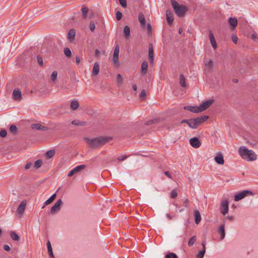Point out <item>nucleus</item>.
Here are the masks:
<instances>
[{
	"mask_svg": "<svg viewBox=\"0 0 258 258\" xmlns=\"http://www.w3.org/2000/svg\"><path fill=\"white\" fill-rule=\"evenodd\" d=\"M238 153L240 156L247 161H254L256 159V155L251 150H248L245 146H241L239 148Z\"/></svg>",
	"mask_w": 258,
	"mask_h": 258,
	"instance_id": "nucleus-1",
	"label": "nucleus"
},
{
	"mask_svg": "<svg viewBox=\"0 0 258 258\" xmlns=\"http://www.w3.org/2000/svg\"><path fill=\"white\" fill-rule=\"evenodd\" d=\"M170 2L176 15L179 17L184 16L185 13L188 11L187 7L183 5H180L175 0H170Z\"/></svg>",
	"mask_w": 258,
	"mask_h": 258,
	"instance_id": "nucleus-2",
	"label": "nucleus"
},
{
	"mask_svg": "<svg viewBox=\"0 0 258 258\" xmlns=\"http://www.w3.org/2000/svg\"><path fill=\"white\" fill-rule=\"evenodd\" d=\"M87 142L91 147L97 148L103 146L109 141L108 138L100 137L93 139H86Z\"/></svg>",
	"mask_w": 258,
	"mask_h": 258,
	"instance_id": "nucleus-3",
	"label": "nucleus"
},
{
	"mask_svg": "<svg viewBox=\"0 0 258 258\" xmlns=\"http://www.w3.org/2000/svg\"><path fill=\"white\" fill-rule=\"evenodd\" d=\"M253 195V194L252 191L248 190H244L235 195L234 196V200L236 202H238L246 196Z\"/></svg>",
	"mask_w": 258,
	"mask_h": 258,
	"instance_id": "nucleus-4",
	"label": "nucleus"
},
{
	"mask_svg": "<svg viewBox=\"0 0 258 258\" xmlns=\"http://www.w3.org/2000/svg\"><path fill=\"white\" fill-rule=\"evenodd\" d=\"M62 204L63 203L61 199L57 200L55 204L51 208L50 213L53 215L59 212Z\"/></svg>",
	"mask_w": 258,
	"mask_h": 258,
	"instance_id": "nucleus-5",
	"label": "nucleus"
},
{
	"mask_svg": "<svg viewBox=\"0 0 258 258\" xmlns=\"http://www.w3.org/2000/svg\"><path fill=\"white\" fill-rule=\"evenodd\" d=\"M119 47L118 45H116L114 52H113V61L114 63L118 66L119 65Z\"/></svg>",
	"mask_w": 258,
	"mask_h": 258,
	"instance_id": "nucleus-6",
	"label": "nucleus"
},
{
	"mask_svg": "<svg viewBox=\"0 0 258 258\" xmlns=\"http://www.w3.org/2000/svg\"><path fill=\"white\" fill-rule=\"evenodd\" d=\"M214 102L213 99H210L203 102L199 106L201 112L208 109Z\"/></svg>",
	"mask_w": 258,
	"mask_h": 258,
	"instance_id": "nucleus-7",
	"label": "nucleus"
},
{
	"mask_svg": "<svg viewBox=\"0 0 258 258\" xmlns=\"http://www.w3.org/2000/svg\"><path fill=\"white\" fill-rule=\"evenodd\" d=\"M221 213L222 215H225L229 210L228 201L227 200L223 201L220 205Z\"/></svg>",
	"mask_w": 258,
	"mask_h": 258,
	"instance_id": "nucleus-8",
	"label": "nucleus"
},
{
	"mask_svg": "<svg viewBox=\"0 0 258 258\" xmlns=\"http://www.w3.org/2000/svg\"><path fill=\"white\" fill-rule=\"evenodd\" d=\"M189 143L190 145L195 148H198L201 146V143L200 140L197 137L190 139Z\"/></svg>",
	"mask_w": 258,
	"mask_h": 258,
	"instance_id": "nucleus-9",
	"label": "nucleus"
},
{
	"mask_svg": "<svg viewBox=\"0 0 258 258\" xmlns=\"http://www.w3.org/2000/svg\"><path fill=\"white\" fill-rule=\"evenodd\" d=\"M85 167V166L84 165H79L78 166H76L74 169L71 170L68 173V176L69 177L72 176L74 174H75L76 173L79 172L81 170L84 169Z\"/></svg>",
	"mask_w": 258,
	"mask_h": 258,
	"instance_id": "nucleus-10",
	"label": "nucleus"
},
{
	"mask_svg": "<svg viewBox=\"0 0 258 258\" xmlns=\"http://www.w3.org/2000/svg\"><path fill=\"white\" fill-rule=\"evenodd\" d=\"M26 202L25 201H22L17 210L18 214L21 215L23 214L26 208Z\"/></svg>",
	"mask_w": 258,
	"mask_h": 258,
	"instance_id": "nucleus-11",
	"label": "nucleus"
},
{
	"mask_svg": "<svg viewBox=\"0 0 258 258\" xmlns=\"http://www.w3.org/2000/svg\"><path fill=\"white\" fill-rule=\"evenodd\" d=\"M214 159L216 162L218 164L223 165L224 163L223 156L221 153H217Z\"/></svg>",
	"mask_w": 258,
	"mask_h": 258,
	"instance_id": "nucleus-12",
	"label": "nucleus"
},
{
	"mask_svg": "<svg viewBox=\"0 0 258 258\" xmlns=\"http://www.w3.org/2000/svg\"><path fill=\"white\" fill-rule=\"evenodd\" d=\"M209 118V116L207 115H203L197 118H194L198 126L201 124L203 122L206 121Z\"/></svg>",
	"mask_w": 258,
	"mask_h": 258,
	"instance_id": "nucleus-13",
	"label": "nucleus"
},
{
	"mask_svg": "<svg viewBox=\"0 0 258 258\" xmlns=\"http://www.w3.org/2000/svg\"><path fill=\"white\" fill-rule=\"evenodd\" d=\"M218 233L221 235V239L223 240L225 237V224L221 225L217 230Z\"/></svg>",
	"mask_w": 258,
	"mask_h": 258,
	"instance_id": "nucleus-14",
	"label": "nucleus"
},
{
	"mask_svg": "<svg viewBox=\"0 0 258 258\" xmlns=\"http://www.w3.org/2000/svg\"><path fill=\"white\" fill-rule=\"evenodd\" d=\"M154 50L152 44L150 43L149 46V59L150 63H153L154 61L153 58Z\"/></svg>",
	"mask_w": 258,
	"mask_h": 258,
	"instance_id": "nucleus-15",
	"label": "nucleus"
},
{
	"mask_svg": "<svg viewBox=\"0 0 258 258\" xmlns=\"http://www.w3.org/2000/svg\"><path fill=\"white\" fill-rule=\"evenodd\" d=\"M184 108L186 110H187L188 111H190L194 113H199L201 112L200 108H199V106H184Z\"/></svg>",
	"mask_w": 258,
	"mask_h": 258,
	"instance_id": "nucleus-16",
	"label": "nucleus"
},
{
	"mask_svg": "<svg viewBox=\"0 0 258 258\" xmlns=\"http://www.w3.org/2000/svg\"><path fill=\"white\" fill-rule=\"evenodd\" d=\"M139 21L141 24V27L143 29L145 28L146 20L144 15L142 13H140L138 16Z\"/></svg>",
	"mask_w": 258,
	"mask_h": 258,
	"instance_id": "nucleus-17",
	"label": "nucleus"
},
{
	"mask_svg": "<svg viewBox=\"0 0 258 258\" xmlns=\"http://www.w3.org/2000/svg\"><path fill=\"white\" fill-rule=\"evenodd\" d=\"M13 95L14 99L15 100H18L21 99L22 97V94L20 90L19 89H14L13 92Z\"/></svg>",
	"mask_w": 258,
	"mask_h": 258,
	"instance_id": "nucleus-18",
	"label": "nucleus"
},
{
	"mask_svg": "<svg viewBox=\"0 0 258 258\" xmlns=\"http://www.w3.org/2000/svg\"><path fill=\"white\" fill-rule=\"evenodd\" d=\"M194 217L196 224H199L202 219L201 215L199 210H196L194 211Z\"/></svg>",
	"mask_w": 258,
	"mask_h": 258,
	"instance_id": "nucleus-19",
	"label": "nucleus"
},
{
	"mask_svg": "<svg viewBox=\"0 0 258 258\" xmlns=\"http://www.w3.org/2000/svg\"><path fill=\"white\" fill-rule=\"evenodd\" d=\"M31 127L33 129L39 130V131H47L48 128L47 127H45L39 123L32 124Z\"/></svg>",
	"mask_w": 258,
	"mask_h": 258,
	"instance_id": "nucleus-20",
	"label": "nucleus"
},
{
	"mask_svg": "<svg viewBox=\"0 0 258 258\" xmlns=\"http://www.w3.org/2000/svg\"><path fill=\"white\" fill-rule=\"evenodd\" d=\"M203 250L200 251L197 255V258H203L206 252V242L203 241L202 243Z\"/></svg>",
	"mask_w": 258,
	"mask_h": 258,
	"instance_id": "nucleus-21",
	"label": "nucleus"
},
{
	"mask_svg": "<svg viewBox=\"0 0 258 258\" xmlns=\"http://www.w3.org/2000/svg\"><path fill=\"white\" fill-rule=\"evenodd\" d=\"M166 18L168 24L169 25H171L174 20L173 14L171 11H166Z\"/></svg>",
	"mask_w": 258,
	"mask_h": 258,
	"instance_id": "nucleus-22",
	"label": "nucleus"
},
{
	"mask_svg": "<svg viewBox=\"0 0 258 258\" xmlns=\"http://www.w3.org/2000/svg\"><path fill=\"white\" fill-rule=\"evenodd\" d=\"M209 38L213 47L216 49L217 48V43L214 36L211 31L209 32Z\"/></svg>",
	"mask_w": 258,
	"mask_h": 258,
	"instance_id": "nucleus-23",
	"label": "nucleus"
},
{
	"mask_svg": "<svg viewBox=\"0 0 258 258\" xmlns=\"http://www.w3.org/2000/svg\"><path fill=\"white\" fill-rule=\"evenodd\" d=\"M229 23L230 25L232 30L235 29L237 25V20L235 18H230L228 20Z\"/></svg>",
	"mask_w": 258,
	"mask_h": 258,
	"instance_id": "nucleus-24",
	"label": "nucleus"
},
{
	"mask_svg": "<svg viewBox=\"0 0 258 258\" xmlns=\"http://www.w3.org/2000/svg\"><path fill=\"white\" fill-rule=\"evenodd\" d=\"M99 70L100 66L99 63L98 62H95L92 71V75L94 76L97 75L99 72Z\"/></svg>",
	"mask_w": 258,
	"mask_h": 258,
	"instance_id": "nucleus-25",
	"label": "nucleus"
},
{
	"mask_svg": "<svg viewBox=\"0 0 258 258\" xmlns=\"http://www.w3.org/2000/svg\"><path fill=\"white\" fill-rule=\"evenodd\" d=\"M76 35V31L75 29H72L69 30L68 34V39L70 41L72 42L74 39Z\"/></svg>",
	"mask_w": 258,
	"mask_h": 258,
	"instance_id": "nucleus-26",
	"label": "nucleus"
},
{
	"mask_svg": "<svg viewBox=\"0 0 258 258\" xmlns=\"http://www.w3.org/2000/svg\"><path fill=\"white\" fill-rule=\"evenodd\" d=\"M148 64L147 61H144L141 64V73L142 75H145L147 72Z\"/></svg>",
	"mask_w": 258,
	"mask_h": 258,
	"instance_id": "nucleus-27",
	"label": "nucleus"
},
{
	"mask_svg": "<svg viewBox=\"0 0 258 258\" xmlns=\"http://www.w3.org/2000/svg\"><path fill=\"white\" fill-rule=\"evenodd\" d=\"M46 245H47V249H48V254H49L50 257H51L52 258H54L53 251H52V248L51 243L49 241H48L47 242Z\"/></svg>",
	"mask_w": 258,
	"mask_h": 258,
	"instance_id": "nucleus-28",
	"label": "nucleus"
},
{
	"mask_svg": "<svg viewBox=\"0 0 258 258\" xmlns=\"http://www.w3.org/2000/svg\"><path fill=\"white\" fill-rule=\"evenodd\" d=\"M188 125L193 129H196L198 127L194 118H191L189 119Z\"/></svg>",
	"mask_w": 258,
	"mask_h": 258,
	"instance_id": "nucleus-29",
	"label": "nucleus"
},
{
	"mask_svg": "<svg viewBox=\"0 0 258 258\" xmlns=\"http://www.w3.org/2000/svg\"><path fill=\"white\" fill-rule=\"evenodd\" d=\"M123 32L125 38H128L130 36V28L128 26L126 25L124 26L123 29Z\"/></svg>",
	"mask_w": 258,
	"mask_h": 258,
	"instance_id": "nucleus-30",
	"label": "nucleus"
},
{
	"mask_svg": "<svg viewBox=\"0 0 258 258\" xmlns=\"http://www.w3.org/2000/svg\"><path fill=\"white\" fill-rule=\"evenodd\" d=\"M179 83L182 87H186L185 78L183 75H180L179 76Z\"/></svg>",
	"mask_w": 258,
	"mask_h": 258,
	"instance_id": "nucleus-31",
	"label": "nucleus"
},
{
	"mask_svg": "<svg viewBox=\"0 0 258 258\" xmlns=\"http://www.w3.org/2000/svg\"><path fill=\"white\" fill-rule=\"evenodd\" d=\"M79 103L77 100H73L71 103V108L72 110H76L79 107Z\"/></svg>",
	"mask_w": 258,
	"mask_h": 258,
	"instance_id": "nucleus-32",
	"label": "nucleus"
},
{
	"mask_svg": "<svg viewBox=\"0 0 258 258\" xmlns=\"http://www.w3.org/2000/svg\"><path fill=\"white\" fill-rule=\"evenodd\" d=\"M82 12V17L83 19H86L87 14L89 11V9L86 7H83L81 9Z\"/></svg>",
	"mask_w": 258,
	"mask_h": 258,
	"instance_id": "nucleus-33",
	"label": "nucleus"
},
{
	"mask_svg": "<svg viewBox=\"0 0 258 258\" xmlns=\"http://www.w3.org/2000/svg\"><path fill=\"white\" fill-rule=\"evenodd\" d=\"M10 236L11 238L15 241H18L20 239V236L15 232H11L10 233Z\"/></svg>",
	"mask_w": 258,
	"mask_h": 258,
	"instance_id": "nucleus-34",
	"label": "nucleus"
},
{
	"mask_svg": "<svg viewBox=\"0 0 258 258\" xmlns=\"http://www.w3.org/2000/svg\"><path fill=\"white\" fill-rule=\"evenodd\" d=\"M196 241V236H193L189 239V240L188 242V245L190 247L193 246V245L195 243Z\"/></svg>",
	"mask_w": 258,
	"mask_h": 258,
	"instance_id": "nucleus-35",
	"label": "nucleus"
},
{
	"mask_svg": "<svg viewBox=\"0 0 258 258\" xmlns=\"http://www.w3.org/2000/svg\"><path fill=\"white\" fill-rule=\"evenodd\" d=\"M160 120L159 118H154L150 120H148L145 123L146 125H151L157 122H158Z\"/></svg>",
	"mask_w": 258,
	"mask_h": 258,
	"instance_id": "nucleus-36",
	"label": "nucleus"
},
{
	"mask_svg": "<svg viewBox=\"0 0 258 258\" xmlns=\"http://www.w3.org/2000/svg\"><path fill=\"white\" fill-rule=\"evenodd\" d=\"M9 129L11 133H12L14 135H15L17 133L18 130L17 126L14 124L11 125L10 126Z\"/></svg>",
	"mask_w": 258,
	"mask_h": 258,
	"instance_id": "nucleus-37",
	"label": "nucleus"
},
{
	"mask_svg": "<svg viewBox=\"0 0 258 258\" xmlns=\"http://www.w3.org/2000/svg\"><path fill=\"white\" fill-rule=\"evenodd\" d=\"M54 154H55L54 150H50L48 151L46 153V156L48 158H51V157H52L54 155Z\"/></svg>",
	"mask_w": 258,
	"mask_h": 258,
	"instance_id": "nucleus-38",
	"label": "nucleus"
},
{
	"mask_svg": "<svg viewBox=\"0 0 258 258\" xmlns=\"http://www.w3.org/2000/svg\"><path fill=\"white\" fill-rule=\"evenodd\" d=\"M42 164V161L40 159H39V160H37L35 163H34V167L36 168V169H38L39 168H40L41 165Z\"/></svg>",
	"mask_w": 258,
	"mask_h": 258,
	"instance_id": "nucleus-39",
	"label": "nucleus"
},
{
	"mask_svg": "<svg viewBox=\"0 0 258 258\" xmlns=\"http://www.w3.org/2000/svg\"><path fill=\"white\" fill-rule=\"evenodd\" d=\"M64 54L67 57H70L71 55V51L70 49L68 47H66L64 48Z\"/></svg>",
	"mask_w": 258,
	"mask_h": 258,
	"instance_id": "nucleus-40",
	"label": "nucleus"
},
{
	"mask_svg": "<svg viewBox=\"0 0 258 258\" xmlns=\"http://www.w3.org/2000/svg\"><path fill=\"white\" fill-rule=\"evenodd\" d=\"M147 33L149 35H151L152 34V26L150 23H148L147 26Z\"/></svg>",
	"mask_w": 258,
	"mask_h": 258,
	"instance_id": "nucleus-41",
	"label": "nucleus"
},
{
	"mask_svg": "<svg viewBox=\"0 0 258 258\" xmlns=\"http://www.w3.org/2000/svg\"><path fill=\"white\" fill-rule=\"evenodd\" d=\"M57 76V73L56 71H53L51 75V79L52 81H55L56 80Z\"/></svg>",
	"mask_w": 258,
	"mask_h": 258,
	"instance_id": "nucleus-42",
	"label": "nucleus"
},
{
	"mask_svg": "<svg viewBox=\"0 0 258 258\" xmlns=\"http://www.w3.org/2000/svg\"><path fill=\"white\" fill-rule=\"evenodd\" d=\"M7 135V131L5 129H2L0 131V137L5 138Z\"/></svg>",
	"mask_w": 258,
	"mask_h": 258,
	"instance_id": "nucleus-43",
	"label": "nucleus"
},
{
	"mask_svg": "<svg viewBox=\"0 0 258 258\" xmlns=\"http://www.w3.org/2000/svg\"><path fill=\"white\" fill-rule=\"evenodd\" d=\"M176 254L173 252H169L166 255V258H177Z\"/></svg>",
	"mask_w": 258,
	"mask_h": 258,
	"instance_id": "nucleus-44",
	"label": "nucleus"
},
{
	"mask_svg": "<svg viewBox=\"0 0 258 258\" xmlns=\"http://www.w3.org/2000/svg\"><path fill=\"white\" fill-rule=\"evenodd\" d=\"M95 24L93 21H91L90 23L89 28L92 32H93L95 29Z\"/></svg>",
	"mask_w": 258,
	"mask_h": 258,
	"instance_id": "nucleus-45",
	"label": "nucleus"
},
{
	"mask_svg": "<svg viewBox=\"0 0 258 258\" xmlns=\"http://www.w3.org/2000/svg\"><path fill=\"white\" fill-rule=\"evenodd\" d=\"M117 82L118 84H121L123 82L122 77L119 74L117 75Z\"/></svg>",
	"mask_w": 258,
	"mask_h": 258,
	"instance_id": "nucleus-46",
	"label": "nucleus"
},
{
	"mask_svg": "<svg viewBox=\"0 0 258 258\" xmlns=\"http://www.w3.org/2000/svg\"><path fill=\"white\" fill-rule=\"evenodd\" d=\"M37 60L38 63L41 66H43V59H42V57H41L40 55H37Z\"/></svg>",
	"mask_w": 258,
	"mask_h": 258,
	"instance_id": "nucleus-47",
	"label": "nucleus"
},
{
	"mask_svg": "<svg viewBox=\"0 0 258 258\" xmlns=\"http://www.w3.org/2000/svg\"><path fill=\"white\" fill-rule=\"evenodd\" d=\"M122 17V14L120 11H117L116 13V18L117 20L119 21Z\"/></svg>",
	"mask_w": 258,
	"mask_h": 258,
	"instance_id": "nucleus-48",
	"label": "nucleus"
},
{
	"mask_svg": "<svg viewBox=\"0 0 258 258\" xmlns=\"http://www.w3.org/2000/svg\"><path fill=\"white\" fill-rule=\"evenodd\" d=\"M177 196V193L176 190H173L170 194V197L172 199H175Z\"/></svg>",
	"mask_w": 258,
	"mask_h": 258,
	"instance_id": "nucleus-49",
	"label": "nucleus"
},
{
	"mask_svg": "<svg viewBox=\"0 0 258 258\" xmlns=\"http://www.w3.org/2000/svg\"><path fill=\"white\" fill-rule=\"evenodd\" d=\"M205 66L212 68L213 67V61L212 60H209L208 62L205 63Z\"/></svg>",
	"mask_w": 258,
	"mask_h": 258,
	"instance_id": "nucleus-50",
	"label": "nucleus"
},
{
	"mask_svg": "<svg viewBox=\"0 0 258 258\" xmlns=\"http://www.w3.org/2000/svg\"><path fill=\"white\" fill-rule=\"evenodd\" d=\"M120 5L123 8L126 7V0H118Z\"/></svg>",
	"mask_w": 258,
	"mask_h": 258,
	"instance_id": "nucleus-51",
	"label": "nucleus"
},
{
	"mask_svg": "<svg viewBox=\"0 0 258 258\" xmlns=\"http://www.w3.org/2000/svg\"><path fill=\"white\" fill-rule=\"evenodd\" d=\"M250 38L253 40H255L256 39H258V36L257 34L255 32H254L252 34H251L250 36Z\"/></svg>",
	"mask_w": 258,
	"mask_h": 258,
	"instance_id": "nucleus-52",
	"label": "nucleus"
},
{
	"mask_svg": "<svg viewBox=\"0 0 258 258\" xmlns=\"http://www.w3.org/2000/svg\"><path fill=\"white\" fill-rule=\"evenodd\" d=\"M146 95V93L145 90H143L140 94V97L142 99H144Z\"/></svg>",
	"mask_w": 258,
	"mask_h": 258,
	"instance_id": "nucleus-53",
	"label": "nucleus"
},
{
	"mask_svg": "<svg viewBox=\"0 0 258 258\" xmlns=\"http://www.w3.org/2000/svg\"><path fill=\"white\" fill-rule=\"evenodd\" d=\"M231 39L234 43H237V40H238V37L236 35H232L231 36Z\"/></svg>",
	"mask_w": 258,
	"mask_h": 258,
	"instance_id": "nucleus-54",
	"label": "nucleus"
},
{
	"mask_svg": "<svg viewBox=\"0 0 258 258\" xmlns=\"http://www.w3.org/2000/svg\"><path fill=\"white\" fill-rule=\"evenodd\" d=\"M189 201L188 199H186L183 201V206L185 207H188V204H189Z\"/></svg>",
	"mask_w": 258,
	"mask_h": 258,
	"instance_id": "nucleus-55",
	"label": "nucleus"
},
{
	"mask_svg": "<svg viewBox=\"0 0 258 258\" xmlns=\"http://www.w3.org/2000/svg\"><path fill=\"white\" fill-rule=\"evenodd\" d=\"M126 158H127V156L123 155L122 156L118 157L117 158V160L119 161H123V160H124L125 159H126Z\"/></svg>",
	"mask_w": 258,
	"mask_h": 258,
	"instance_id": "nucleus-56",
	"label": "nucleus"
},
{
	"mask_svg": "<svg viewBox=\"0 0 258 258\" xmlns=\"http://www.w3.org/2000/svg\"><path fill=\"white\" fill-rule=\"evenodd\" d=\"M3 248L5 250L7 251H10V247L8 245H7V244H5L3 246Z\"/></svg>",
	"mask_w": 258,
	"mask_h": 258,
	"instance_id": "nucleus-57",
	"label": "nucleus"
},
{
	"mask_svg": "<svg viewBox=\"0 0 258 258\" xmlns=\"http://www.w3.org/2000/svg\"><path fill=\"white\" fill-rule=\"evenodd\" d=\"M32 164L30 162L27 163L26 165L25 166V168L26 169H29L30 168V167L32 166Z\"/></svg>",
	"mask_w": 258,
	"mask_h": 258,
	"instance_id": "nucleus-58",
	"label": "nucleus"
},
{
	"mask_svg": "<svg viewBox=\"0 0 258 258\" xmlns=\"http://www.w3.org/2000/svg\"><path fill=\"white\" fill-rule=\"evenodd\" d=\"M52 202H53V201L50 198H49L47 200H46L44 204L45 205H48L50 204Z\"/></svg>",
	"mask_w": 258,
	"mask_h": 258,
	"instance_id": "nucleus-59",
	"label": "nucleus"
},
{
	"mask_svg": "<svg viewBox=\"0 0 258 258\" xmlns=\"http://www.w3.org/2000/svg\"><path fill=\"white\" fill-rule=\"evenodd\" d=\"M226 219L230 221H233L234 220V217L233 216H228L226 217Z\"/></svg>",
	"mask_w": 258,
	"mask_h": 258,
	"instance_id": "nucleus-60",
	"label": "nucleus"
},
{
	"mask_svg": "<svg viewBox=\"0 0 258 258\" xmlns=\"http://www.w3.org/2000/svg\"><path fill=\"white\" fill-rule=\"evenodd\" d=\"M79 121L78 120H74L72 121V124L75 125H79Z\"/></svg>",
	"mask_w": 258,
	"mask_h": 258,
	"instance_id": "nucleus-61",
	"label": "nucleus"
},
{
	"mask_svg": "<svg viewBox=\"0 0 258 258\" xmlns=\"http://www.w3.org/2000/svg\"><path fill=\"white\" fill-rule=\"evenodd\" d=\"M165 174L169 178H172V176L170 174V173H169V171H165L164 172Z\"/></svg>",
	"mask_w": 258,
	"mask_h": 258,
	"instance_id": "nucleus-62",
	"label": "nucleus"
},
{
	"mask_svg": "<svg viewBox=\"0 0 258 258\" xmlns=\"http://www.w3.org/2000/svg\"><path fill=\"white\" fill-rule=\"evenodd\" d=\"M56 194H53V195H52V196H51L49 198H50V199L52 201H53L55 200V198H56Z\"/></svg>",
	"mask_w": 258,
	"mask_h": 258,
	"instance_id": "nucleus-63",
	"label": "nucleus"
},
{
	"mask_svg": "<svg viewBox=\"0 0 258 258\" xmlns=\"http://www.w3.org/2000/svg\"><path fill=\"white\" fill-rule=\"evenodd\" d=\"M56 194H53V195H52V196H51L49 198H50V199L52 201H53L55 200V198H56Z\"/></svg>",
	"mask_w": 258,
	"mask_h": 258,
	"instance_id": "nucleus-64",
	"label": "nucleus"
}]
</instances>
